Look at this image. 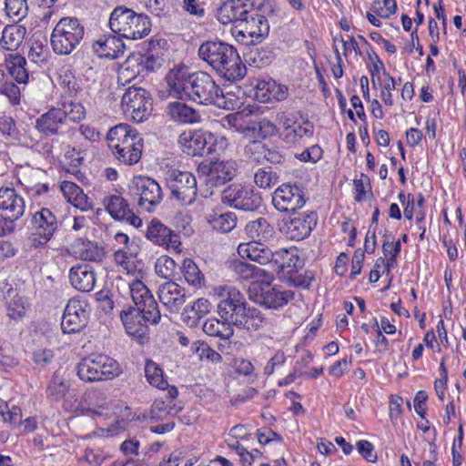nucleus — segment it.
Segmentation results:
<instances>
[{"instance_id":"obj_1","label":"nucleus","mask_w":466,"mask_h":466,"mask_svg":"<svg viewBox=\"0 0 466 466\" xmlns=\"http://www.w3.org/2000/svg\"><path fill=\"white\" fill-rule=\"evenodd\" d=\"M168 94L200 105H215L225 109L234 107V100L224 96L213 76L204 71L190 73L184 65L175 66L165 76Z\"/></svg>"},{"instance_id":"obj_2","label":"nucleus","mask_w":466,"mask_h":466,"mask_svg":"<svg viewBox=\"0 0 466 466\" xmlns=\"http://www.w3.org/2000/svg\"><path fill=\"white\" fill-rule=\"evenodd\" d=\"M199 57L213 67L221 76L235 81L245 76L247 67L237 49L221 41H207L198 48Z\"/></svg>"},{"instance_id":"obj_3","label":"nucleus","mask_w":466,"mask_h":466,"mask_svg":"<svg viewBox=\"0 0 466 466\" xmlns=\"http://www.w3.org/2000/svg\"><path fill=\"white\" fill-rule=\"evenodd\" d=\"M238 253L242 258H248L260 265H265L277 272L279 279H286L289 270L294 273L301 268V261L297 250L281 248L272 252L267 247L253 244H239Z\"/></svg>"},{"instance_id":"obj_4","label":"nucleus","mask_w":466,"mask_h":466,"mask_svg":"<svg viewBox=\"0 0 466 466\" xmlns=\"http://www.w3.org/2000/svg\"><path fill=\"white\" fill-rule=\"evenodd\" d=\"M106 138L109 148L119 162L131 166L141 158L142 137L128 125L120 124L112 127Z\"/></svg>"},{"instance_id":"obj_5","label":"nucleus","mask_w":466,"mask_h":466,"mask_svg":"<svg viewBox=\"0 0 466 466\" xmlns=\"http://www.w3.org/2000/svg\"><path fill=\"white\" fill-rule=\"evenodd\" d=\"M110 29L121 37L141 39L150 32L149 18L124 5L116 6L109 17Z\"/></svg>"},{"instance_id":"obj_6","label":"nucleus","mask_w":466,"mask_h":466,"mask_svg":"<svg viewBox=\"0 0 466 466\" xmlns=\"http://www.w3.org/2000/svg\"><path fill=\"white\" fill-rule=\"evenodd\" d=\"M84 35V25L77 18L63 17L57 22L51 34L52 49L57 55H69L80 44Z\"/></svg>"},{"instance_id":"obj_7","label":"nucleus","mask_w":466,"mask_h":466,"mask_svg":"<svg viewBox=\"0 0 466 466\" xmlns=\"http://www.w3.org/2000/svg\"><path fill=\"white\" fill-rule=\"evenodd\" d=\"M213 296L219 299L217 311L221 319L229 321L236 327L241 323L247 308V300L238 289L229 286L216 287L213 289Z\"/></svg>"},{"instance_id":"obj_8","label":"nucleus","mask_w":466,"mask_h":466,"mask_svg":"<svg viewBox=\"0 0 466 466\" xmlns=\"http://www.w3.org/2000/svg\"><path fill=\"white\" fill-rule=\"evenodd\" d=\"M259 10L260 6L256 8L254 5L247 17L232 26L231 33L237 41L245 45H253L262 42L268 35V21L259 13Z\"/></svg>"},{"instance_id":"obj_9","label":"nucleus","mask_w":466,"mask_h":466,"mask_svg":"<svg viewBox=\"0 0 466 466\" xmlns=\"http://www.w3.org/2000/svg\"><path fill=\"white\" fill-rule=\"evenodd\" d=\"M120 372L119 364L103 354L86 358L77 365L78 377L86 382L111 380Z\"/></svg>"},{"instance_id":"obj_10","label":"nucleus","mask_w":466,"mask_h":466,"mask_svg":"<svg viewBox=\"0 0 466 466\" xmlns=\"http://www.w3.org/2000/svg\"><path fill=\"white\" fill-rule=\"evenodd\" d=\"M31 246L39 248L46 245L58 229L56 216L47 208H42L31 216Z\"/></svg>"},{"instance_id":"obj_11","label":"nucleus","mask_w":466,"mask_h":466,"mask_svg":"<svg viewBox=\"0 0 466 466\" xmlns=\"http://www.w3.org/2000/svg\"><path fill=\"white\" fill-rule=\"evenodd\" d=\"M125 286L128 289L131 299L136 305L134 309L142 311L145 319L150 321L151 324H157L161 318V314L147 287L137 279L125 283Z\"/></svg>"},{"instance_id":"obj_12","label":"nucleus","mask_w":466,"mask_h":466,"mask_svg":"<svg viewBox=\"0 0 466 466\" xmlns=\"http://www.w3.org/2000/svg\"><path fill=\"white\" fill-rule=\"evenodd\" d=\"M222 202L242 210H255L261 205V198L250 185L234 183L221 194Z\"/></svg>"},{"instance_id":"obj_13","label":"nucleus","mask_w":466,"mask_h":466,"mask_svg":"<svg viewBox=\"0 0 466 466\" xmlns=\"http://www.w3.org/2000/svg\"><path fill=\"white\" fill-rule=\"evenodd\" d=\"M121 106L134 121L142 122L152 109L150 94L143 87L130 86L122 96Z\"/></svg>"},{"instance_id":"obj_14","label":"nucleus","mask_w":466,"mask_h":466,"mask_svg":"<svg viewBox=\"0 0 466 466\" xmlns=\"http://www.w3.org/2000/svg\"><path fill=\"white\" fill-rule=\"evenodd\" d=\"M171 196L183 205L192 204L197 197L195 176L187 171L172 170L167 178Z\"/></svg>"},{"instance_id":"obj_15","label":"nucleus","mask_w":466,"mask_h":466,"mask_svg":"<svg viewBox=\"0 0 466 466\" xmlns=\"http://www.w3.org/2000/svg\"><path fill=\"white\" fill-rule=\"evenodd\" d=\"M89 304L79 297L68 300L64 310L61 329L64 333H76L82 330L89 319Z\"/></svg>"},{"instance_id":"obj_16","label":"nucleus","mask_w":466,"mask_h":466,"mask_svg":"<svg viewBox=\"0 0 466 466\" xmlns=\"http://www.w3.org/2000/svg\"><path fill=\"white\" fill-rule=\"evenodd\" d=\"M238 170L236 160H220L210 162L209 165H199L198 172L206 176L205 182L211 187L224 185L233 179Z\"/></svg>"},{"instance_id":"obj_17","label":"nucleus","mask_w":466,"mask_h":466,"mask_svg":"<svg viewBox=\"0 0 466 466\" xmlns=\"http://www.w3.org/2000/svg\"><path fill=\"white\" fill-rule=\"evenodd\" d=\"M133 186L135 193L139 197L138 206L147 212H151L163 198L159 184L148 177H134Z\"/></svg>"},{"instance_id":"obj_18","label":"nucleus","mask_w":466,"mask_h":466,"mask_svg":"<svg viewBox=\"0 0 466 466\" xmlns=\"http://www.w3.org/2000/svg\"><path fill=\"white\" fill-rule=\"evenodd\" d=\"M303 190L296 185L283 184L273 193L272 204L280 212H295L305 205Z\"/></svg>"},{"instance_id":"obj_19","label":"nucleus","mask_w":466,"mask_h":466,"mask_svg":"<svg viewBox=\"0 0 466 466\" xmlns=\"http://www.w3.org/2000/svg\"><path fill=\"white\" fill-rule=\"evenodd\" d=\"M106 210L115 220L124 221L134 228L142 225V219L130 208L128 202L118 193H113L103 198Z\"/></svg>"},{"instance_id":"obj_20","label":"nucleus","mask_w":466,"mask_h":466,"mask_svg":"<svg viewBox=\"0 0 466 466\" xmlns=\"http://www.w3.org/2000/svg\"><path fill=\"white\" fill-rule=\"evenodd\" d=\"M254 5V0H227L217 9L216 16L223 25H237L238 21L247 17Z\"/></svg>"},{"instance_id":"obj_21","label":"nucleus","mask_w":466,"mask_h":466,"mask_svg":"<svg viewBox=\"0 0 466 466\" xmlns=\"http://www.w3.org/2000/svg\"><path fill=\"white\" fill-rule=\"evenodd\" d=\"M254 301L268 309H278L287 305L294 299V292L281 287L266 285L260 288V292L250 296Z\"/></svg>"},{"instance_id":"obj_22","label":"nucleus","mask_w":466,"mask_h":466,"mask_svg":"<svg viewBox=\"0 0 466 466\" xmlns=\"http://www.w3.org/2000/svg\"><path fill=\"white\" fill-rule=\"evenodd\" d=\"M147 238L154 244L161 246L167 249L172 248L176 252H180L179 247L181 243L179 236L174 233L159 220L153 219L150 222L147 230Z\"/></svg>"},{"instance_id":"obj_23","label":"nucleus","mask_w":466,"mask_h":466,"mask_svg":"<svg viewBox=\"0 0 466 466\" xmlns=\"http://www.w3.org/2000/svg\"><path fill=\"white\" fill-rule=\"evenodd\" d=\"M0 209L11 221L18 220L25 211V198L14 187H0Z\"/></svg>"},{"instance_id":"obj_24","label":"nucleus","mask_w":466,"mask_h":466,"mask_svg":"<svg viewBox=\"0 0 466 466\" xmlns=\"http://www.w3.org/2000/svg\"><path fill=\"white\" fill-rule=\"evenodd\" d=\"M316 224L315 213L299 214L286 223L285 234L289 239L302 240L310 234Z\"/></svg>"},{"instance_id":"obj_25","label":"nucleus","mask_w":466,"mask_h":466,"mask_svg":"<svg viewBox=\"0 0 466 466\" xmlns=\"http://www.w3.org/2000/svg\"><path fill=\"white\" fill-rule=\"evenodd\" d=\"M157 294L161 303L171 312H177L187 299L185 289L173 281L162 284Z\"/></svg>"},{"instance_id":"obj_26","label":"nucleus","mask_w":466,"mask_h":466,"mask_svg":"<svg viewBox=\"0 0 466 466\" xmlns=\"http://www.w3.org/2000/svg\"><path fill=\"white\" fill-rule=\"evenodd\" d=\"M178 143L184 153L190 156H203L211 153V147H207V140L201 132H183Z\"/></svg>"},{"instance_id":"obj_27","label":"nucleus","mask_w":466,"mask_h":466,"mask_svg":"<svg viewBox=\"0 0 466 466\" xmlns=\"http://www.w3.org/2000/svg\"><path fill=\"white\" fill-rule=\"evenodd\" d=\"M93 49L100 57L116 59L124 54L125 45L119 35H102L93 44Z\"/></svg>"},{"instance_id":"obj_28","label":"nucleus","mask_w":466,"mask_h":466,"mask_svg":"<svg viewBox=\"0 0 466 466\" xmlns=\"http://www.w3.org/2000/svg\"><path fill=\"white\" fill-rule=\"evenodd\" d=\"M71 285L82 292L93 290L96 285V274L87 264H79L73 267L69 272Z\"/></svg>"},{"instance_id":"obj_29","label":"nucleus","mask_w":466,"mask_h":466,"mask_svg":"<svg viewBox=\"0 0 466 466\" xmlns=\"http://www.w3.org/2000/svg\"><path fill=\"white\" fill-rule=\"evenodd\" d=\"M120 318L127 332L130 336L140 339L147 333V322H148V320L145 319L142 311L130 309L128 311H122ZM149 323L151 322L149 321Z\"/></svg>"},{"instance_id":"obj_30","label":"nucleus","mask_w":466,"mask_h":466,"mask_svg":"<svg viewBox=\"0 0 466 466\" xmlns=\"http://www.w3.org/2000/svg\"><path fill=\"white\" fill-rule=\"evenodd\" d=\"M273 227L265 218H258L256 220L249 221L245 227V234L252 241L248 244L256 243L260 247H265L263 242L268 240L273 235Z\"/></svg>"},{"instance_id":"obj_31","label":"nucleus","mask_w":466,"mask_h":466,"mask_svg":"<svg viewBox=\"0 0 466 466\" xmlns=\"http://www.w3.org/2000/svg\"><path fill=\"white\" fill-rule=\"evenodd\" d=\"M167 116L180 124H194L200 120V114L195 108L181 101L170 102L167 106Z\"/></svg>"},{"instance_id":"obj_32","label":"nucleus","mask_w":466,"mask_h":466,"mask_svg":"<svg viewBox=\"0 0 466 466\" xmlns=\"http://www.w3.org/2000/svg\"><path fill=\"white\" fill-rule=\"evenodd\" d=\"M63 122V113L60 108H52L37 119L35 127L46 136L56 135Z\"/></svg>"},{"instance_id":"obj_33","label":"nucleus","mask_w":466,"mask_h":466,"mask_svg":"<svg viewBox=\"0 0 466 466\" xmlns=\"http://www.w3.org/2000/svg\"><path fill=\"white\" fill-rule=\"evenodd\" d=\"M61 191L67 198V201L81 210H88L91 208L87 197L83 190L76 183L71 181H63L60 186Z\"/></svg>"},{"instance_id":"obj_34","label":"nucleus","mask_w":466,"mask_h":466,"mask_svg":"<svg viewBox=\"0 0 466 466\" xmlns=\"http://www.w3.org/2000/svg\"><path fill=\"white\" fill-rule=\"evenodd\" d=\"M203 331L208 336L221 339H229L234 334L233 325L229 321L216 318L208 319L204 322Z\"/></svg>"},{"instance_id":"obj_35","label":"nucleus","mask_w":466,"mask_h":466,"mask_svg":"<svg viewBox=\"0 0 466 466\" xmlns=\"http://www.w3.org/2000/svg\"><path fill=\"white\" fill-rule=\"evenodd\" d=\"M25 35V28L17 25H7L4 28L1 45L6 50H15L22 44Z\"/></svg>"},{"instance_id":"obj_36","label":"nucleus","mask_w":466,"mask_h":466,"mask_svg":"<svg viewBox=\"0 0 466 466\" xmlns=\"http://www.w3.org/2000/svg\"><path fill=\"white\" fill-rule=\"evenodd\" d=\"M250 86L255 91V98L261 103H268L272 101L274 90H278V85L273 80H266L260 78H253L250 80Z\"/></svg>"},{"instance_id":"obj_37","label":"nucleus","mask_w":466,"mask_h":466,"mask_svg":"<svg viewBox=\"0 0 466 466\" xmlns=\"http://www.w3.org/2000/svg\"><path fill=\"white\" fill-rule=\"evenodd\" d=\"M185 280L191 286L201 288L204 285V275L190 258H185L181 266Z\"/></svg>"},{"instance_id":"obj_38","label":"nucleus","mask_w":466,"mask_h":466,"mask_svg":"<svg viewBox=\"0 0 466 466\" xmlns=\"http://www.w3.org/2000/svg\"><path fill=\"white\" fill-rule=\"evenodd\" d=\"M181 410V407L167 403L162 400H156L150 408V419L155 421L166 420L168 416H175Z\"/></svg>"},{"instance_id":"obj_39","label":"nucleus","mask_w":466,"mask_h":466,"mask_svg":"<svg viewBox=\"0 0 466 466\" xmlns=\"http://www.w3.org/2000/svg\"><path fill=\"white\" fill-rule=\"evenodd\" d=\"M266 323V319L262 312L256 308H246V311L237 327L243 328L247 330H258Z\"/></svg>"},{"instance_id":"obj_40","label":"nucleus","mask_w":466,"mask_h":466,"mask_svg":"<svg viewBox=\"0 0 466 466\" xmlns=\"http://www.w3.org/2000/svg\"><path fill=\"white\" fill-rule=\"evenodd\" d=\"M25 58L17 55L13 56L7 63L9 74L20 84H25L28 79V73L25 68Z\"/></svg>"},{"instance_id":"obj_41","label":"nucleus","mask_w":466,"mask_h":466,"mask_svg":"<svg viewBox=\"0 0 466 466\" xmlns=\"http://www.w3.org/2000/svg\"><path fill=\"white\" fill-rule=\"evenodd\" d=\"M145 373L148 382L161 390H165L167 381L164 379L162 369L153 360H147L145 365Z\"/></svg>"},{"instance_id":"obj_42","label":"nucleus","mask_w":466,"mask_h":466,"mask_svg":"<svg viewBox=\"0 0 466 466\" xmlns=\"http://www.w3.org/2000/svg\"><path fill=\"white\" fill-rule=\"evenodd\" d=\"M314 127L309 121L302 124H295L293 129H289L288 135H284V139L289 143H298L303 137H311L313 136Z\"/></svg>"},{"instance_id":"obj_43","label":"nucleus","mask_w":466,"mask_h":466,"mask_svg":"<svg viewBox=\"0 0 466 466\" xmlns=\"http://www.w3.org/2000/svg\"><path fill=\"white\" fill-rule=\"evenodd\" d=\"M57 81L69 96H76L81 90L80 85L70 69H61Z\"/></svg>"},{"instance_id":"obj_44","label":"nucleus","mask_w":466,"mask_h":466,"mask_svg":"<svg viewBox=\"0 0 466 466\" xmlns=\"http://www.w3.org/2000/svg\"><path fill=\"white\" fill-rule=\"evenodd\" d=\"M5 13L15 22H19L27 15L26 0H5Z\"/></svg>"},{"instance_id":"obj_45","label":"nucleus","mask_w":466,"mask_h":466,"mask_svg":"<svg viewBox=\"0 0 466 466\" xmlns=\"http://www.w3.org/2000/svg\"><path fill=\"white\" fill-rule=\"evenodd\" d=\"M210 223L214 229L228 233L236 227L237 217L233 212H226L215 217Z\"/></svg>"},{"instance_id":"obj_46","label":"nucleus","mask_w":466,"mask_h":466,"mask_svg":"<svg viewBox=\"0 0 466 466\" xmlns=\"http://www.w3.org/2000/svg\"><path fill=\"white\" fill-rule=\"evenodd\" d=\"M279 181V176L271 167H262L254 174L255 184L261 188L271 187Z\"/></svg>"},{"instance_id":"obj_47","label":"nucleus","mask_w":466,"mask_h":466,"mask_svg":"<svg viewBox=\"0 0 466 466\" xmlns=\"http://www.w3.org/2000/svg\"><path fill=\"white\" fill-rule=\"evenodd\" d=\"M78 254L83 260L98 261L103 257L102 249L96 243L80 240Z\"/></svg>"},{"instance_id":"obj_48","label":"nucleus","mask_w":466,"mask_h":466,"mask_svg":"<svg viewBox=\"0 0 466 466\" xmlns=\"http://www.w3.org/2000/svg\"><path fill=\"white\" fill-rule=\"evenodd\" d=\"M63 113V120L68 118L73 122L81 121L86 116V110L80 103L66 102L63 104V107L60 108Z\"/></svg>"},{"instance_id":"obj_49","label":"nucleus","mask_w":466,"mask_h":466,"mask_svg":"<svg viewBox=\"0 0 466 466\" xmlns=\"http://www.w3.org/2000/svg\"><path fill=\"white\" fill-rule=\"evenodd\" d=\"M175 261L166 255L159 257L155 263L156 274L163 279L172 278L175 273Z\"/></svg>"},{"instance_id":"obj_50","label":"nucleus","mask_w":466,"mask_h":466,"mask_svg":"<svg viewBox=\"0 0 466 466\" xmlns=\"http://www.w3.org/2000/svg\"><path fill=\"white\" fill-rule=\"evenodd\" d=\"M66 137L68 138H76V140H79L80 137H83L87 141L94 142L99 139L100 134L95 127L89 125H81L78 129L69 130Z\"/></svg>"},{"instance_id":"obj_51","label":"nucleus","mask_w":466,"mask_h":466,"mask_svg":"<svg viewBox=\"0 0 466 466\" xmlns=\"http://www.w3.org/2000/svg\"><path fill=\"white\" fill-rule=\"evenodd\" d=\"M229 268L240 279H253L255 265L248 264L241 260H232L229 263Z\"/></svg>"},{"instance_id":"obj_52","label":"nucleus","mask_w":466,"mask_h":466,"mask_svg":"<svg viewBox=\"0 0 466 466\" xmlns=\"http://www.w3.org/2000/svg\"><path fill=\"white\" fill-rule=\"evenodd\" d=\"M67 389L68 387L66 381L63 379H61L58 375L54 374L47 387V392L56 400H59L65 396V394L67 391Z\"/></svg>"},{"instance_id":"obj_53","label":"nucleus","mask_w":466,"mask_h":466,"mask_svg":"<svg viewBox=\"0 0 466 466\" xmlns=\"http://www.w3.org/2000/svg\"><path fill=\"white\" fill-rule=\"evenodd\" d=\"M134 67H137L135 57H128L118 71V81L127 83L140 74V70L135 71Z\"/></svg>"},{"instance_id":"obj_54","label":"nucleus","mask_w":466,"mask_h":466,"mask_svg":"<svg viewBox=\"0 0 466 466\" xmlns=\"http://www.w3.org/2000/svg\"><path fill=\"white\" fill-rule=\"evenodd\" d=\"M135 64L140 72L154 71L158 66L157 58L152 54L139 55L137 58H135Z\"/></svg>"},{"instance_id":"obj_55","label":"nucleus","mask_w":466,"mask_h":466,"mask_svg":"<svg viewBox=\"0 0 466 466\" xmlns=\"http://www.w3.org/2000/svg\"><path fill=\"white\" fill-rule=\"evenodd\" d=\"M243 117L244 116L241 112H235L227 115L223 118V121L227 123L229 127H234L237 131L244 133L246 131L251 130V127L244 126ZM256 127H253L252 130H256Z\"/></svg>"},{"instance_id":"obj_56","label":"nucleus","mask_w":466,"mask_h":466,"mask_svg":"<svg viewBox=\"0 0 466 466\" xmlns=\"http://www.w3.org/2000/svg\"><path fill=\"white\" fill-rule=\"evenodd\" d=\"M374 12L382 18H389L391 15L395 14L397 10V4L395 0H383V6L380 2H374L372 5Z\"/></svg>"},{"instance_id":"obj_57","label":"nucleus","mask_w":466,"mask_h":466,"mask_svg":"<svg viewBox=\"0 0 466 466\" xmlns=\"http://www.w3.org/2000/svg\"><path fill=\"white\" fill-rule=\"evenodd\" d=\"M285 353L282 350L276 351L264 367V374L268 376L273 374L285 363Z\"/></svg>"},{"instance_id":"obj_58","label":"nucleus","mask_w":466,"mask_h":466,"mask_svg":"<svg viewBox=\"0 0 466 466\" xmlns=\"http://www.w3.org/2000/svg\"><path fill=\"white\" fill-rule=\"evenodd\" d=\"M289 272V275L287 276V278L285 279H288L289 284L293 285L295 287L308 289L313 280V276L311 273H309V274L306 273L305 275H300V274H298V270L295 271L294 273H292V271H290V270Z\"/></svg>"},{"instance_id":"obj_59","label":"nucleus","mask_w":466,"mask_h":466,"mask_svg":"<svg viewBox=\"0 0 466 466\" xmlns=\"http://www.w3.org/2000/svg\"><path fill=\"white\" fill-rule=\"evenodd\" d=\"M130 258V255H128L127 252L122 248H119L114 252L115 262L122 267L124 270H127V274H130L134 271V265Z\"/></svg>"},{"instance_id":"obj_60","label":"nucleus","mask_w":466,"mask_h":466,"mask_svg":"<svg viewBox=\"0 0 466 466\" xmlns=\"http://www.w3.org/2000/svg\"><path fill=\"white\" fill-rule=\"evenodd\" d=\"M0 92L5 96L13 105L19 104L20 89L13 82H5L0 87Z\"/></svg>"},{"instance_id":"obj_61","label":"nucleus","mask_w":466,"mask_h":466,"mask_svg":"<svg viewBox=\"0 0 466 466\" xmlns=\"http://www.w3.org/2000/svg\"><path fill=\"white\" fill-rule=\"evenodd\" d=\"M64 151H65V154H64L65 157L70 161V165L73 167H76L79 165H81V163L84 159V157H83L84 151L81 149L80 147L78 148H76V147H71L70 145H67L64 148Z\"/></svg>"},{"instance_id":"obj_62","label":"nucleus","mask_w":466,"mask_h":466,"mask_svg":"<svg viewBox=\"0 0 466 466\" xmlns=\"http://www.w3.org/2000/svg\"><path fill=\"white\" fill-rule=\"evenodd\" d=\"M146 7L157 16H162L168 12L167 0H147Z\"/></svg>"},{"instance_id":"obj_63","label":"nucleus","mask_w":466,"mask_h":466,"mask_svg":"<svg viewBox=\"0 0 466 466\" xmlns=\"http://www.w3.org/2000/svg\"><path fill=\"white\" fill-rule=\"evenodd\" d=\"M211 309V305L207 299H198L191 306L190 311L194 313V318L201 319L206 316Z\"/></svg>"},{"instance_id":"obj_64","label":"nucleus","mask_w":466,"mask_h":466,"mask_svg":"<svg viewBox=\"0 0 466 466\" xmlns=\"http://www.w3.org/2000/svg\"><path fill=\"white\" fill-rule=\"evenodd\" d=\"M357 449L360 454L368 461L375 462L377 454L374 452L373 445L368 441H360L357 442Z\"/></svg>"}]
</instances>
